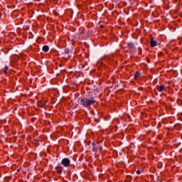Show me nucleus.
Masks as SVG:
<instances>
[{"label":"nucleus","instance_id":"obj_5","mask_svg":"<svg viewBox=\"0 0 182 182\" xmlns=\"http://www.w3.org/2000/svg\"><path fill=\"white\" fill-rule=\"evenodd\" d=\"M46 103H48V100H43L42 101H38V106L40 107H45V106H46Z\"/></svg>","mask_w":182,"mask_h":182},{"label":"nucleus","instance_id":"obj_20","mask_svg":"<svg viewBox=\"0 0 182 182\" xmlns=\"http://www.w3.org/2000/svg\"><path fill=\"white\" fill-rule=\"evenodd\" d=\"M100 28H103V26L101 25V26H100Z\"/></svg>","mask_w":182,"mask_h":182},{"label":"nucleus","instance_id":"obj_11","mask_svg":"<svg viewBox=\"0 0 182 182\" xmlns=\"http://www.w3.org/2000/svg\"><path fill=\"white\" fill-rule=\"evenodd\" d=\"M8 69H9L8 66H6V67L4 68V69L3 70L4 73H6V71L8 70Z\"/></svg>","mask_w":182,"mask_h":182},{"label":"nucleus","instance_id":"obj_3","mask_svg":"<svg viewBox=\"0 0 182 182\" xmlns=\"http://www.w3.org/2000/svg\"><path fill=\"white\" fill-rule=\"evenodd\" d=\"M156 90H157V92H159L160 93H161V92H164V90H166V85H156Z\"/></svg>","mask_w":182,"mask_h":182},{"label":"nucleus","instance_id":"obj_15","mask_svg":"<svg viewBox=\"0 0 182 182\" xmlns=\"http://www.w3.org/2000/svg\"><path fill=\"white\" fill-rule=\"evenodd\" d=\"M64 53H65V55H67L68 53H69V50H65Z\"/></svg>","mask_w":182,"mask_h":182},{"label":"nucleus","instance_id":"obj_1","mask_svg":"<svg viewBox=\"0 0 182 182\" xmlns=\"http://www.w3.org/2000/svg\"><path fill=\"white\" fill-rule=\"evenodd\" d=\"M78 103L82 107H90V106L96 103V96H95V94L90 93L87 97H80Z\"/></svg>","mask_w":182,"mask_h":182},{"label":"nucleus","instance_id":"obj_6","mask_svg":"<svg viewBox=\"0 0 182 182\" xmlns=\"http://www.w3.org/2000/svg\"><path fill=\"white\" fill-rule=\"evenodd\" d=\"M150 45L151 48H154L155 46H157V41H156L154 38H151L150 41Z\"/></svg>","mask_w":182,"mask_h":182},{"label":"nucleus","instance_id":"obj_16","mask_svg":"<svg viewBox=\"0 0 182 182\" xmlns=\"http://www.w3.org/2000/svg\"><path fill=\"white\" fill-rule=\"evenodd\" d=\"M24 29H26V31H28V29H29V26H26V28H24Z\"/></svg>","mask_w":182,"mask_h":182},{"label":"nucleus","instance_id":"obj_18","mask_svg":"<svg viewBox=\"0 0 182 182\" xmlns=\"http://www.w3.org/2000/svg\"><path fill=\"white\" fill-rule=\"evenodd\" d=\"M164 96H165L166 97H167V95H166V94H164Z\"/></svg>","mask_w":182,"mask_h":182},{"label":"nucleus","instance_id":"obj_8","mask_svg":"<svg viewBox=\"0 0 182 182\" xmlns=\"http://www.w3.org/2000/svg\"><path fill=\"white\" fill-rule=\"evenodd\" d=\"M141 75V74L140 73V72L137 71V72L134 74V79H135V80H137V79H139Z\"/></svg>","mask_w":182,"mask_h":182},{"label":"nucleus","instance_id":"obj_7","mask_svg":"<svg viewBox=\"0 0 182 182\" xmlns=\"http://www.w3.org/2000/svg\"><path fill=\"white\" fill-rule=\"evenodd\" d=\"M43 52H49V46H43L42 48Z\"/></svg>","mask_w":182,"mask_h":182},{"label":"nucleus","instance_id":"obj_9","mask_svg":"<svg viewBox=\"0 0 182 182\" xmlns=\"http://www.w3.org/2000/svg\"><path fill=\"white\" fill-rule=\"evenodd\" d=\"M127 46L129 49H134V44L133 43H128Z\"/></svg>","mask_w":182,"mask_h":182},{"label":"nucleus","instance_id":"obj_19","mask_svg":"<svg viewBox=\"0 0 182 182\" xmlns=\"http://www.w3.org/2000/svg\"><path fill=\"white\" fill-rule=\"evenodd\" d=\"M26 75H29V73H28V72H26Z\"/></svg>","mask_w":182,"mask_h":182},{"label":"nucleus","instance_id":"obj_14","mask_svg":"<svg viewBox=\"0 0 182 182\" xmlns=\"http://www.w3.org/2000/svg\"><path fill=\"white\" fill-rule=\"evenodd\" d=\"M136 174H141V170H137L136 171Z\"/></svg>","mask_w":182,"mask_h":182},{"label":"nucleus","instance_id":"obj_13","mask_svg":"<svg viewBox=\"0 0 182 182\" xmlns=\"http://www.w3.org/2000/svg\"><path fill=\"white\" fill-rule=\"evenodd\" d=\"M158 56L159 58H161V56H163V53L162 52L159 53Z\"/></svg>","mask_w":182,"mask_h":182},{"label":"nucleus","instance_id":"obj_2","mask_svg":"<svg viewBox=\"0 0 182 182\" xmlns=\"http://www.w3.org/2000/svg\"><path fill=\"white\" fill-rule=\"evenodd\" d=\"M61 164L64 167H69V166H70V160L69 158H64L61 161Z\"/></svg>","mask_w":182,"mask_h":182},{"label":"nucleus","instance_id":"obj_12","mask_svg":"<svg viewBox=\"0 0 182 182\" xmlns=\"http://www.w3.org/2000/svg\"><path fill=\"white\" fill-rule=\"evenodd\" d=\"M167 99L170 100V102H174V100L171 97H168Z\"/></svg>","mask_w":182,"mask_h":182},{"label":"nucleus","instance_id":"obj_10","mask_svg":"<svg viewBox=\"0 0 182 182\" xmlns=\"http://www.w3.org/2000/svg\"><path fill=\"white\" fill-rule=\"evenodd\" d=\"M92 144H93L92 151H94V153H97V146H96V144H95V143H93Z\"/></svg>","mask_w":182,"mask_h":182},{"label":"nucleus","instance_id":"obj_4","mask_svg":"<svg viewBox=\"0 0 182 182\" xmlns=\"http://www.w3.org/2000/svg\"><path fill=\"white\" fill-rule=\"evenodd\" d=\"M55 170L57 173V174H62L63 173V166H55Z\"/></svg>","mask_w":182,"mask_h":182},{"label":"nucleus","instance_id":"obj_17","mask_svg":"<svg viewBox=\"0 0 182 182\" xmlns=\"http://www.w3.org/2000/svg\"><path fill=\"white\" fill-rule=\"evenodd\" d=\"M26 96H28V94H24L23 97H26Z\"/></svg>","mask_w":182,"mask_h":182}]
</instances>
